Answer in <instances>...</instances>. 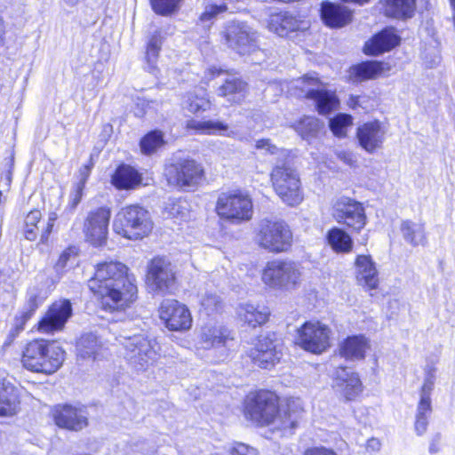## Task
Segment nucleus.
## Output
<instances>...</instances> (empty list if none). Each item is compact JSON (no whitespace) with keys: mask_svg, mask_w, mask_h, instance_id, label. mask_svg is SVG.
Masks as SVG:
<instances>
[{"mask_svg":"<svg viewBox=\"0 0 455 455\" xmlns=\"http://www.w3.org/2000/svg\"><path fill=\"white\" fill-rule=\"evenodd\" d=\"M38 228L28 227L24 225V236L27 240L35 241L37 237Z\"/></svg>","mask_w":455,"mask_h":455,"instance_id":"obj_58","label":"nucleus"},{"mask_svg":"<svg viewBox=\"0 0 455 455\" xmlns=\"http://www.w3.org/2000/svg\"><path fill=\"white\" fill-rule=\"evenodd\" d=\"M41 217L42 214L39 210L30 211L25 218V225L37 228V223L40 221Z\"/></svg>","mask_w":455,"mask_h":455,"instance_id":"obj_55","label":"nucleus"},{"mask_svg":"<svg viewBox=\"0 0 455 455\" xmlns=\"http://www.w3.org/2000/svg\"><path fill=\"white\" fill-rule=\"evenodd\" d=\"M164 175L170 186L188 191L199 184L204 170L195 160L182 159L166 165Z\"/></svg>","mask_w":455,"mask_h":455,"instance_id":"obj_8","label":"nucleus"},{"mask_svg":"<svg viewBox=\"0 0 455 455\" xmlns=\"http://www.w3.org/2000/svg\"><path fill=\"white\" fill-rule=\"evenodd\" d=\"M182 0H149L152 10L161 16H170L180 9Z\"/></svg>","mask_w":455,"mask_h":455,"instance_id":"obj_46","label":"nucleus"},{"mask_svg":"<svg viewBox=\"0 0 455 455\" xmlns=\"http://www.w3.org/2000/svg\"><path fill=\"white\" fill-rule=\"evenodd\" d=\"M131 304L132 303H129L120 310V312L118 310H105L106 312H109L113 315L110 320L113 321L114 323L112 324L110 331L116 335V339L121 346H123V340L125 339L124 337L127 336L126 332L135 331L134 322L131 319H127L126 315V308H128Z\"/></svg>","mask_w":455,"mask_h":455,"instance_id":"obj_34","label":"nucleus"},{"mask_svg":"<svg viewBox=\"0 0 455 455\" xmlns=\"http://www.w3.org/2000/svg\"><path fill=\"white\" fill-rule=\"evenodd\" d=\"M384 71V63L377 60H366L350 68V78L353 82L374 79Z\"/></svg>","mask_w":455,"mask_h":455,"instance_id":"obj_33","label":"nucleus"},{"mask_svg":"<svg viewBox=\"0 0 455 455\" xmlns=\"http://www.w3.org/2000/svg\"><path fill=\"white\" fill-rule=\"evenodd\" d=\"M298 134L306 140L315 138L323 127V123L314 116H304L292 124Z\"/></svg>","mask_w":455,"mask_h":455,"instance_id":"obj_42","label":"nucleus"},{"mask_svg":"<svg viewBox=\"0 0 455 455\" xmlns=\"http://www.w3.org/2000/svg\"><path fill=\"white\" fill-rule=\"evenodd\" d=\"M438 440H439V437L435 438V439L432 442V443L430 444V446H429V451H430L431 453H436V452L439 451V448H438V446H437V444H436V443L438 442Z\"/></svg>","mask_w":455,"mask_h":455,"instance_id":"obj_62","label":"nucleus"},{"mask_svg":"<svg viewBox=\"0 0 455 455\" xmlns=\"http://www.w3.org/2000/svg\"><path fill=\"white\" fill-rule=\"evenodd\" d=\"M202 308L208 315L219 310L221 301L219 296L214 293L206 292L200 299Z\"/></svg>","mask_w":455,"mask_h":455,"instance_id":"obj_50","label":"nucleus"},{"mask_svg":"<svg viewBox=\"0 0 455 455\" xmlns=\"http://www.w3.org/2000/svg\"><path fill=\"white\" fill-rule=\"evenodd\" d=\"M56 427H86L88 413L83 405L56 404L51 410Z\"/></svg>","mask_w":455,"mask_h":455,"instance_id":"obj_20","label":"nucleus"},{"mask_svg":"<svg viewBox=\"0 0 455 455\" xmlns=\"http://www.w3.org/2000/svg\"><path fill=\"white\" fill-rule=\"evenodd\" d=\"M320 16L323 24L331 28H340L352 20V12L347 7L328 1L322 3Z\"/></svg>","mask_w":455,"mask_h":455,"instance_id":"obj_26","label":"nucleus"},{"mask_svg":"<svg viewBox=\"0 0 455 455\" xmlns=\"http://www.w3.org/2000/svg\"><path fill=\"white\" fill-rule=\"evenodd\" d=\"M162 44L163 41L159 34H154L148 39L147 44L145 59L148 65L149 69L155 68Z\"/></svg>","mask_w":455,"mask_h":455,"instance_id":"obj_44","label":"nucleus"},{"mask_svg":"<svg viewBox=\"0 0 455 455\" xmlns=\"http://www.w3.org/2000/svg\"><path fill=\"white\" fill-rule=\"evenodd\" d=\"M65 359V351L55 342L34 339L27 344L21 363L30 371L52 374Z\"/></svg>","mask_w":455,"mask_h":455,"instance_id":"obj_3","label":"nucleus"},{"mask_svg":"<svg viewBox=\"0 0 455 455\" xmlns=\"http://www.w3.org/2000/svg\"><path fill=\"white\" fill-rule=\"evenodd\" d=\"M369 348V341L364 335H352L339 344V355L349 361L362 360Z\"/></svg>","mask_w":455,"mask_h":455,"instance_id":"obj_29","label":"nucleus"},{"mask_svg":"<svg viewBox=\"0 0 455 455\" xmlns=\"http://www.w3.org/2000/svg\"><path fill=\"white\" fill-rule=\"evenodd\" d=\"M160 318L166 328L173 331H188L193 322L188 307L176 299H165L162 302Z\"/></svg>","mask_w":455,"mask_h":455,"instance_id":"obj_17","label":"nucleus"},{"mask_svg":"<svg viewBox=\"0 0 455 455\" xmlns=\"http://www.w3.org/2000/svg\"><path fill=\"white\" fill-rule=\"evenodd\" d=\"M225 38L228 46L241 55L250 53L257 47L254 31L242 21L228 22Z\"/></svg>","mask_w":455,"mask_h":455,"instance_id":"obj_18","label":"nucleus"},{"mask_svg":"<svg viewBox=\"0 0 455 455\" xmlns=\"http://www.w3.org/2000/svg\"><path fill=\"white\" fill-rule=\"evenodd\" d=\"M245 414L253 421L271 424L279 414L277 395L268 390L249 395L245 401Z\"/></svg>","mask_w":455,"mask_h":455,"instance_id":"obj_9","label":"nucleus"},{"mask_svg":"<svg viewBox=\"0 0 455 455\" xmlns=\"http://www.w3.org/2000/svg\"><path fill=\"white\" fill-rule=\"evenodd\" d=\"M20 400L19 390L0 371V418H12L19 411Z\"/></svg>","mask_w":455,"mask_h":455,"instance_id":"obj_24","label":"nucleus"},{"mask_svg":"<svg viewBox=\"0 0 455 455\" xmlns=\"http://www.w3.org/2000/svg\"><path fill=\"white\" fill-rule=\"evenodd\" d=\"M57 220V214L55 212H51L48 217V221L45 228L43 229L41 236H40V242L42 243H46L49 238L50 234L52 231V228L54 226V222Z\"/></svg>","mask_w":455,"mask_h":455,"instance_id":"obj_54","label":"nucleus"},{"mask_svg":"<svg viewBox=\"0 0 455 455\" xmlns=\"http://www.w3.org/2000/svg\"><path fill=\"white\" fill-rule=\"evenodd\" d=\"M435 371L434 366H427L425 369L424 383L420 389V396L431 398V393L435 387Z\"/></svg>","mask_w":455,"mask_h":455,"instance_id":"obj_49","label":"nucleus"},{"mask_svg":"<svg viewBox=\"0 0 455 455\" xmlns=\"http://www.w3.org/2000/svg\"><path fill=\"white\" fill-rule=\"evenodd\" d=\"M85 186L83 184L76 183L70 193V206L72 209H76L80 204Z\"/></svg>","mask_w":455,"mask_h":455,"instance_id":"obj_52","label":"nucleus"},{"mask_svg":"<svg viewBox=\"0 0 455 455\" xmlns=\"http://www.w3.org/2000/svg\"><path fill=\"white\" fill-rule=\"evenodd\" d=\"M298 83L300 84L304 96L315 102L319 114L328 115L339 106V101L335 93L323 89L322 82L317 77L306 75Z\"/></svg>","mask_w":455,"mask_h":455,"instance_id":"obj_11","label":"nucleus"},{"mask_svg":"<svg viewBox=\"0 0 455 455\" xmlns=\"http://www.w3.org/2000/svg\"><path fill=\"white\" fill-rule=\"evenodd\" d=\"M216 211L220 217L230 220H249L252 216V203L241 193H222L217 201Z\"/></svg>","mask_w":455,"mask_h":455,"instance_id":"obj_13","label":"nucleus"},{"mask_svg":"<svg viewBox=\"0 0 455 455\" xmlns=\"http://www.w3.org/2000/svg\"><path fill=\"white\" fill-rule=\"evenodd\" d=\"M282 355V342L275 332L259 336L257 343L251 351L254 364L263 369L273 367L280 361Z\"/></svg>","mask_w":455,"mask_h":455,"instance_id":"obj_14","label":"nucleus"},{"mask_svg":"<svg viewBox=\"0 0 455 455\" xmlns=\"http://www.w3.org/2000/svg\"><path fill=\"white\" fill-rule=\"evenodd\" d=\"M431 398L420 396L418 404L415 427H427L428 424L427 419L431 414Z\"/></svg>","mask_w":455,"mask_h":455,"instance_id":"obj_48","label":"nucleus"},{"mask_svg":"<svg viewBox=\"0 0 455 455\" xmlns=\"http://www.w3.org/2000/svg\"><path fill=\"white\" fill-rule=\"evenodd\" d=\"M187 128L194 131L195 134L211 136H231L228 124L220 120H196L187 122Z\"/></svg>","mask_w":455,"mask_h":455,"instance_id":"obj_30","label":"nucleus"},{"mask_svg":"<svg viewBox=\"0 0 455 455\" xmlns=\"http://www.w3.org/2000/svg\"><path fill=\"white\" fill-rule=\"evenodd\" d=\"M238 315L242 321L255 328L267 321L270 312L265 307L244 304L239 307Z\"/></svg>","mask_w":455,"mask_h":455,"instance_id":"obj_36","label":"nucleus"},{"mask_svg":"<svg viewBox=\"0 0 455 455\" xmlns=\"http://www.w3.org/2000/svg\"><path fill=\"white\" fill-rule=\"evenodd\" d=\"M209 72L212 75V76L214 77V76H219L220 75L224 73V70H222L221 68H218L216 67H212L209 69Z\"/></svg>","mask_w":455,"mask_h":455,"instance_id":"obj_61","label":"nucleus"},{"mask_svg":"<svg viewBox=\"0 0 455 455\" xmlns=\"http://www.w3.org/2000/svg\"><path fill=\"white\" fill-rule=\"evenodd\" d=\"M112 184L117 189H132L141 182L140 174L132 166L120 164L111 177Z\"/></svg>","mask_w":455,"mask_h":455,"instance_id":"obj_32","label":"nucleus"},{"mask_svg":"<svg viewBox=\"0 0 455 455\" xmlns=\"http://www.w3.org/2000/svg\"><path fill=\"white\" fill-rule=\"evenodd\" d=\"M147 282L154 291L163 294L170 291L175 282L171 261L163 257L154 258L148 266Z\"/></svg>","mask_w":455,"mask_h":455,"instance_id":"obj_15","label":"nucleus"},{"mask_svg":"<svg viewBox=\"0 0 455 455\" xmlns=\"http://www.w3.org/2000/svg\"><path fill=\"white\" fill-rule=\"evenodd\" d=\"M304 455H337L336 452L325 447H315L307 449Z\"/></svg>","mask_w":455,"mask_h":455,"instance_id":"obj_56","label":"nucleus"},{"mask_svg":"<svg viewBox=\"0 0 455 455\" xmlns=\"http://www.w3.org/2000/svg\"><path fill=\"white\" fill-rule=\"evenodd\" d=\"M77 252L76 247H68L64 250L59 257L54 270L59 278H60L70 267L69 263L73 264L76 260Z\"/></svg>","mask_w":455,"mask_h":455,"instance_id":"obj_47","label":"nucleus"},{"mask_svg":"<svg viewBox=\"0 0 455 455\" xmlns=\"http://www.w3.org/2000/svg\"><path fill=\"white\" fill-rule=\"evenodd\" d=\"M91 169H92V167L89 164H85V165L82 166L79 169V176H78L79 180L76 183L83 184L84 186H85L87 180L91 173Z\"/></svg>","mask_w":455,"mask_h":455,"instance_id":"obj_57","label":"nucleus"},{"mask_svg":"<svg viewBox=\"0 0 455 455\" xmlns=\"http://www.w3.org/2000/svg\"><path fill=\"white\" fill-rule=\"evenodd\" d=\"M400 44V36L393 27L383 28L365 42L363 52L367 55L377 56L389 52Z\"/></svg>","mask_w":455,"mask_h":455,"instance_id":"obj_25","label":"nucleus"},{"mask_svg":"<svg viewBox=\"0 0 455 455\" xmlns=\"http://www.w3.org/2000/svg\"><path fill=\"white\" fill-rule=\"evenodd\" d=\"M153 229L149 212L139 204L122 208L113 221V230L130 240H139L148 236Z\"/></svg>","mask_w":455,"mask_h":455,"instance_id":"obj_4","label":"nucleus"},{"mask_svg":"<svg viewBox=\"0 0 455 455\" xmlns=\"http://www.w3.org/2000/svg\"><path fill=\"white\" fill-rule=\"evenodd\" d=\"M333 388L346 400L351 401L363 391V385L357 373L347 367H339L335 371Z\"/></svg>","mask_w":455,"mask_h":455,"instance_id":"obj_22","label":"nucleus"},{"mask_svg":"<svg viewBox=\"0 0 455 455\" xmlns=\"http://www.w3.org/2000/svg\"><path fill=\"white\" fill-rule=\"evenodd\" d=\"M331 215L338 223L356 232L361 231L367 223L363 204L347 196L339 197L333 203Z\"/></svg>","mask_w":455,"mask_h":455,"instance_id":"obj_10","label":"nucleus"},{"mask_svg":"<svg viewBox=\"0 0 455 455\" xmlns=\"http://www.w3.org/2000/svg\"><path fill=\"white\" fill-rule=\"evenodd\" d=\"M401 233L406 243L416 247L427 243V236L423 224L411 220H403L401 223Z\"/></svg>","mask_w":455,"mask_h":455,"instance_id":"obj_37","label":"nucleus"},{"mask_svg":"<svg viewBox=\"0 0 455 455\" xmlns=\"http://www.w3.org/2000/svg\"><path fill=\"white\" fill-rule=\"evenodd\" d=\"M301 271L298 262L275 259L267 263L262 281L272 288L294 289L300 281Z\"/></svg>","mask_w":455,"mask_h":455,"instance_id":"obj_7","label":"nucleus"},{"mask_svg":"<svg viewBox=\"0 0 455 455\" xmlns=\"http://www.w3.org/2000/svg\"><path fill=\"white\" fill-rule=\"evenodd\" d=\"M381 447V443L377 438H371L367 441L366 449L370 451H378Z\"/></svg>","mask_w":455,"mask_h":455,"instance_id":"obj_59","label":"nucleus"},{"mask_svg":"<svg viewBox=\"0 0 455 455\" xmlns=\"http://www.w3.org/2000/svg\"><path fill=\"white\" fill-rule=\"evenodd\" d=\"M227 10L224 4H209L205 6L204 11L200 15V20L202 22L210 21L219 13H221Z\"/></svg>","mask_w":455,"mask_h":455,"instance_id":"obj_51","label":"nucleus"},{"mask_svg":"<svg viewBox=\"0 0 455 455\" xmlns=\"http://www.w3.org/2000/svg\"><path fill=\"white\" fill-rule=\"evenodd\" d=\"M353 124V118L348 114L339 113L329 121V127L332 133L339 138L347 135V130Z\"/></svg>","mask_w":455,"mask_h":455,"instance_id":"obj_45","label":"nucleus"},{"mask_svg":"<svg viewBox=\"0 0 455 455\" xmlns=\"http://www.w3.org/2000/svg\"><path fill=\"white\" fill-rule=\"evenodd\" d=\"M344 3H353L358 5L368 4L371 0H341Z\"/></svg>","mask_w":455,"mask_h":455,"instance_id":"obj_63","label":"nucleus"},{"mask_svg":"<svg viewBox=\"0 0 455 455\" xmlns=\"http://www.w3.org/2000/svg\"><path fill=\"white\" fill-rule=\"evenodd\" d=\"M100 348L101 343L98 337L92 332L82 335L76 345L77 355L84 359H96Z\"/></svg>","mask_w":455,"mask_h":455,"instance_id":"obj_39","label":"nucleus"},{"mask_svg":"<svg viewBox=\"0 0 455 455\" xmlns=\"http://www.w3.org/2000/svg\"><path fill=\"white\" fill-rule=\"evenodd\" d=\"M255 240L262 249L278 253L290 250L293 235L285 221L264 219L259 223Z\"/></svg>","mask_w":455,"mask_h":455,"instance_id":"obj_6","label":"nucleus"},{"mask_svg":"<svg viewBox=\"0 0 455 455\" xmlns=\"http://www.w3.org/2000/svg\"><path fill=\"white\" fill-rule=\"evenodd\" d=\"M246 92L247 84L241 78L231 76L219 86L217 94L230 103H239L244 99Z\"/></svg>","mask_w":455,"mask_h":455,"instance_id":"obj_31","label":"nucleus"},{"mask_svg":"<svg viewBox=\"0 0 455 455\" xmlns=\"http://www.w3.org/2000/svg\"><path fill=\"white\" fill-rule=\"evenodd\" d=\"M328 243L336 252H349L353 248V240L342 228H332L326 235Z\"/></svg>","mask_w":455,"mask_h":455,"instance_id":"obj_40","label":"nucleus"},{"mask_svg":"<svg viewBox=\"0 0 455 455\" xmlns=\"http://www.w3.org/2000/svg\"><path fill=\"white\" fill-rule=\"evenodd\" d=\"M355 276L358 283L369 290L379 285V272L370 255H358L355 261Z\"/></svg>","mask_w":455,"mask_h":455,"instance_id":"obj_27","label":"nucleus"},{"mask_svg":"<svg viewBox=\"0 0 455 455\" xmlns=\"http://www.w3.org/2000/svg\"><path fill=\"white\" fill-rule=\"evenodd\" d=\"M164 144V133L159 130H153L145 134L140 141L142 154L151 155Z\"/></svg>","mask_w":455,"mask_h":455,"instance_id":"obj_43","label":"nucleus"},{"mask_svg":"<svg viewBox=\"0 0 455 455\" xmlns=\"http://www.w3.org/2000/svg\"><path fill=\"white\" fill-rule=\"evenodd\" d=\"M228 455H256V451L252 447L239 443L229 448Z\"/></svg>","mask_w":455,"mask_h":455,"instance_id":"obj_53","label":"nucleus"},{"mask_svg":"<svg viewBox=\"0 0 455 455\" xmlns=\"http://www.w3.org/2000/svg\"><path fill=\"white\" fill-rule=\"evenodd\" d=\"M268 28L279 36H286L290 32L299 29V22L289 12H281L270 16Z\"/></svg>","mask_w":455,"mask_h":455,"instance_id":"obj_35","label":"nucleus"},{"mask_svg":"<svg viewBox=\"0 0 455 455\" xmlns=\"http://www.w3.org/2000/svg\"><path fill=\"white\" fill-rule=\"evenodd\" d=\"M180 207V206L179 204H173L172 206V209H171V213L172 214H175V213L179 214L180 213V211H179Z\"/></svg>","mask_w":455,"mask_h":455,"instance_id":"obj_64","label":"nucleus"},{"mask_svg":"<svg viewBox=\"0 0 455 455\" xmlns=\"http://www.w3.org/2000/svg\"><path fill=\"white\" fill-rule=\"evenodd\" d=\"M387 16L406 19L414 13L415 0H381Z\"/></svg>","mask_w":455,"mask_h":455,"instance_id":"obj_38","label":"nucleus"},{"mask_svg":"<svg viewBox=\"0 0 455 455\" xmlns=\"http://www.w3.org/2000/svg\"><path fill=\"white\" fill-rule=\"evenodd\" d=\"M123 340L124 357L136 371H146L159 355L160 346L156 339L146 335L125 336Z\"/></svg>","mask_w":455,"mask_h":455,"instance_id":"obj_5","label":"nucleus"},{"mask_svg":"<svg viewBox=\"0 0 455 455\" xmlns=\"http://www.w3.org/2000/svg\"><path fill=\"white\" fill-rule=\"evenodd\" d=\"M256 148L265 149L272 155H278L277 161L271 172V181L275 192L280 199L289 206H296L303 200L301 183L299 174L292 168L289 153L279 149L270 140L262 139L256 142Z\"/></svg>","mask_w":455,"mask_h":455,"instance_id":"obj_2","label":"nucleus"},{"mask_svg":"<svg viewBox=\"0 0 455 455\" xmlns=\"http://www.w3.org/2000/svg\"><path fill=\"white\" fill-rule=\"evenodd\" d=\"M44 300V297L38 287L33 286L28 288L24 307L20 312V315L15 317L14 330L11 331L13 336L24 330L26 323L32 317Z\"/></svg>","mask_w":455,"mask_h":455,"instance_id":"obj_28","label":"nucleus"},{"mask_svg":"<svg viewBox=\"0 0 455 455\" xmlns=\"http://www.w3.org/2000/svg\"><path fill=\"white\" fill-rule=\"evenodd\" d=\"M385 130L378 120L367 122L357 128L356 137L359 145L368 153L380 148L385 140Z\"/></svg>","mask_w":455,"mask_h":455,"instance_id":"obj_23","label":"nucleus"},{"mask_svg":"<svg viewBox=\"0 0 455 455\" xmlns=\"http://www.w3.org/2000/svg\"><path fill=\"white\" fill-rule=\"evenodd\" d=\"M72 312L70 300L55 301L38 323V329L47 333L60 331L72 315Z\"/></svg>","mask_w":455,"mask_h":455,"instance_id":"obj_19","label":"nucleus"},{"mask_svg":"<svg viewBox=\"0 0 455 455\" xmlns=\"http://www.w3.org/2000/svg\"><path fill=\"white\" fill-rule=\"evenodd\" d=\"M111 211L102 206L91 211L84 224L86 239L94 246L103 245L108 238Z\"/></svg>","mask_w":455,"mask_h":455,"instance_id":"obj_16","label":"nucleus"},{"mask_svg":"<svg viewBox=\"0 0 455 455\" xmlns=\"http://www.w3.org/2000/svg\"><path fill=\"white\" fill-rule=\"evenodd\" d=\"M330 328L320 322H306L298 330L297 343L305 350L321 354L330 347Z\"/></svg>","mask_w":455,"mask_h":455,"instance_id":"obj_12","label":"nucleus"},{"mask_svg":"<svg viewBox=\"0 0 455 455\" xmlns=\"http://www.w3.org/2000/svg\"><path fill=\"white\" fill-rule=\"evenodd\" d=\"M232 341L233 338L230 331L226 327L205 325L201 329L199 342L202 347L204 349H218L221 356L227 355L230 347L229 343Z\"/></svg>","mask_w":455,"mask_h":455,"instance_id":"obj_21","label":"nucleus"},{"mask_svg":"<svg viewBox=\"0 0 455 455\" xmlns=\"http://www.w3.org/2000/svg\"><path fill=\"white\" fill-rule=\"evenodd\" d=\"M127 270V267L119 261H104L96 265L88 287L100 298L103 310L120 312L135 300L137 287Z\"/></svg>","mask_w":455,"mask_h":455,"instance_id":"obj_1","label":"nucleus"},{"mask_svg":"<svg viewBox=\"0 0 455 455\" xmlns=\"http://www.w3.org/2000/svg\"><path fill=\"white\" fill-rule=\"evenodd\" d=\"M348 105L352 108H355L359 105V97L351 95L348 100Z\"/></svg>","mask_w":455,"mask_h":455,"instance_id":"obj_60","label":"nucleus"},{"mask_svg":"<svg viewBox=\"0 0 455 455\" xmlns=\"http://www.w3.org/2000/svg\"><path fill=\"white\" fill-rule=\"evenodd\" d=\"M212 103L206 91L203 88L195 89L187 94L186 108L193 114H199L211 108Z\"/></svg>","mask_w":455,"mask_h":455,"instance_id":"obj_41","label":"nucleus"}]
</instances>
